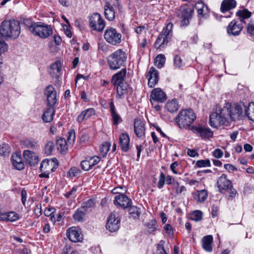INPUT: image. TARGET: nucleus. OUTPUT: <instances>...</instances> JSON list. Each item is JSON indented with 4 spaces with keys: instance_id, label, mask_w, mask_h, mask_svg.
I'll list each match as a JSON object with an SVG mask.
<instances>
[{
    "instance_id": "f257e3e1",
    "label": "nucleus",
    "mask_w": 254,
    "mask_h": 254,
    "mask_svg": "<svg viewBox=\"0 0 254 254\" xmlns=\"http://www.w3.org/2000/svg\"><path fill=\"white\" fill-rule=\"evenodd\" d=\"M243 113L241 105L232 106L227 103L222 109H216L209 116V125L214 128L221 126H228L230 123L238 118Z\"/></svg>"
},
{
    "instance_id": "f03ea898",
    "label": "nucleus",
    "mask_w": 254,
    "mask_h": 254,
    "mask_svg": "<svg viewBox=\"0 0 254 254\" xmlns=\"http://www.w3.org/2000/svg\"><path fill=\"white\" fill-rule=\"evenodd\" d=\"M20 23L17 20H3L0 26V35L5 38H17L21 32Z\"/></svg>"
},
{
    "instance_id": "7ed1b4c3",
    "label": "nucleus",
    "mask_w": 254,
    "mask_h": 254,
    "mask_svg": "<svg viewBox=\"0 0 254 254\" xmlns=\"http://www.w3.org/2000/svg\"><path fill=\"white\" fill-rule=\"evenodd\" d=\"M196 119V115L191 109L181 110L175 120L180 128H187Z\"/></svg>"
},
{
    "instance_id": "20e7f679",
    "label": "nucleus",
    "mask_w": 254,
    "mask_h": 254,
    "mask_svg": "<svg viewBox=\"0 0 254 254\" xmlns=\"http://www.w3.org/2000/svg\"><path fill=\"white\" fill-rule=\"evenodd\" d=\"M127 56L121 49H118L110 55L107 58V62L111 69L116 70L122 66H125Z\"/></svg>"
},
{
    "instance_id": "39448f33",
    "label": "nucleus",
    "mask_w": 254,
    "mask_h": 254,
    "mask_svg": "<svg viewBox=\"0 0 254 254\" xmlns=\"http://www.w3.org/2000/svg\"><path fill=\"white\" fill-rule=\"evenodd\" d=\"M30 23L28 20L24 21V24L27 25ZM28 29L34 35L38 36L42 38L48 37L53 33L52 28L51 26L44 25L41 22H33L30 25H27Z\"/></svg>"
},
{
    "instance_id": "423d86ee",
    "label": "nucleus",
    "mask_w": 254,
    "mask_h": 254,
    "mask_svg": "<svg viewBox=\"0 0 254 254\" xmlns=\"http://www.w3.org/2000/svg\"><path fill=\"white\" fill-rule=\"evenodd\" d=\"M217 185L219 191L224 193L228 191L230 193V197H234L236 193V190L233 188L232 182L227 179V175L222 174L217 180Z\"/></svg>"
},
{
    "instance_id": "0eeeda50",
    "label": "nucleus",
    "mask_w": 254,
    "mask_h": 254,
    "mask_svg": "<svg viewBox=\"0 0 254 254\" xmlns=\"http://www.w3.org/2000/svg\"><path fill=\"white\" fill-rule=\"evenodd\" d=\"M194 12L192 6L188 4L182 5L177 12V16L180 19L182 26H187L190 24V20L192 18Z\"/></svg>"
},
{
    "instance_id": "6e6552de",
    "label": "nucleus",
    "mask_w": 254,
    "mask_h": 254,
    "mask_svg": "<svg viewBox=\"0 0 254 254\" xmlns=\"http://www.w3.org/2000/svg\"><path fill=\"white\" fill-rule=\"evenodd\" d=\"M104 15L106 18L109 21H112L115 19V9H118L121 11L122 6L119 1H107L104 6Z\"/></svg>"
},
{
    "instance_id": "1a4fd4ad",
    "label": "nucleus",
    "mask_w": 254,
    "mask_h": 254,
    "mask_svg": "<svg viewBox=\"0 0 254 254\" xmlns=\"http://www.w3.org/2000/svg\"><path fill=\"white\" fill-rule=\"evenodd\" d=\"M104 37L107 43L113 46L119 45L122 42V34L113 27L108 28L105 31Z\"/></svg>"
},
{
    "instance_id": "9d476101",
    "label": "nucleus",
    "mask_w": 254,
    "mask_h": 254,
    "mask_svg": "<svg viewBox=\"0 0 254 254\" xmlns=\"http://www.w3.org/2000/svg\"><path fill=\"white\" fill-rule=\"evenodd\" d=\"M66 236L70 241L74 243L81 242L83 240L81 229L78 227L73 226L68 228Z\"/></svg>"
},
{
    "instance_id": "9b49d317",
    "label": "nucleus",
    "mask_w": 254,
    "mask_h": 254,
    "mask_svg": "<svg viewBox=\"0 0 254 254\" xmlns=\"http://www.w3.org/2000/svg\"><path fill=\"white\" fill-rule=\"evenodd\" d=\"M190 129L202 139H208L212 137L213 135V132L208 127L199 125L191 126Z\"/></svg>"
},
{
    "instance_id": "f8f14e48",
    "label": "nucleus",
    "mask_w": 254,
    "mask_h": 254,
    "mask_svg": "<svg viewBox=\"0 0 254 254\" xmlns=\"http://www.w3.org/2000/svg\"><path fill=\"white\" fill-rule=\"evenodd\" d=\"M45 95L47 97V106L54 107L57 101V91L52 85H49L46 87Z\"/></svg>"
},
{
    "instance_id": "ddd939ff",
    "label": "nucleus",
    "mask_w": 254,
    "mask_h": 254,
    "mask_svg": "<svg viewBox=\"0 0 254 254\" xmlns=\"http://www.w3.org/2000/svg\"><path fill=\"white\" fill-rule=\"evenodd\" d=\"M120 219L114 212H112L109 216L106 228L111 232L117 231L120 227Z\"/></svg>"
},
{
    "instance_id": "4468645a",
    "label": "nucleus",
    "mask_w": 254,
    "mask_h": 254,
    "mask_svg": "<svg viewBox=\"0 0 254 254\" xmlns=\"http://www.w3.org/2000/svg\"><path fill=\"white\" fill-rule=\"evenodd\" d=\"M114 203L116 205H118L123 208H126L131 205V200L127 195L119 193L115 196Z\"/></svg>"
},
{
    "instance_id": "2eb2a0df",
    "label": "nucleus",
    "mask_w": 254,
    "mask_h": 254,
    "mask_svg": "<svg viewBox=\"0 0 254 254\" xmlns=\"http://www.w3.org/2000/svg\"><path fill=\"white\" fill-rule=\"evenodd\" d=\"M146 78L148 79V85L151 87H154L158 83L159 80L158 72L152 66L150 68L146 75Z\"/></svg>"
},
{
    "instance_id": "dca6fc26",
    "label": "nucleus",
    "mask_w": 254,
    "mask_h": 254,
    "mask_svg": "<svg viewBox=\"0 0 254 254\" xmlns=\"http://www.w3.org/2000/svg\"><path fill=\"white\" fill-rule=\"evenodd\" d=\"M244 27L242 24H238V22L235 20H232L228 25L227 31L229 35H239Z\"/></svg>"
},
{
    "instance_id": "f3484780",
    "label": "nucleus",
    "mask_w": 254,
    "mask_h": 254,
    "mask_svg": "<svg viewBox=\"0 0 254 254\" xmlns=\"http://www.w3.org/2000/svg\"><path fill=\"white\" fill-rule=\"evenodd\" d=\"M134 131L136 136L141 137L145 134V122L140 119H135L134 121Z\"/></svg>"
},
{
    "instance_id": "a211bd4d",
    "label": "nucleus",
    "mask_w": 254,
    "mask_h": 254,
    "mask_svg": "<svg viewBox=\"0 0 254 254\" xmlns=\"http://www.w3.org/2000/svg\"><path fill=\"white\" fill-rule=\"evenodd\" d=\"M23 156L26 162L31 166H34L37 165L39 161V157L37 154L30 150H25L23 152Z\"/></svg>"
},
{
    "instance_id": "6ab92c4d",
    "label": "nucleus",
    "mask_w": 254,
    "mask_h": 254,
    "mask_svg": "<svg viewBox=\"0 0 254 254\" xmlns=\"http://www.w3.org/2000/svg\"><path fill=\"white\" fill-rule=\"evenodd\" d=\"M151 98L154 101L163 103L166 100V95L160 88L154 89L150 95Z\"/></svg>"
},
{
    "instance_id": "aec40b11",
    "label": "nucleus",
    "mask_w": 254,
    "mask_h": 254,
    "mask_svg": "<svg viewBox=\"0 0 254 254\" xmlns=\"http://www.w3.org/2000/svg\"><path fill=\"white\" fill-rule=\"evenodd\" d=\"M11 162L13 166L17 170H22L24 168V164L22 157L17 153L11 155Z\"/></svg>"
},
{
    "instance_id": "412c9836",
    "label": "nucleus",
    "mask_w": 254,
    "mask_h": 254,
    "mask_svg": "<svg viewBox=\"0 0 254 254\" xmlns=\"http://www.w3.org/2000/svg\"><path fill=\"white\" fill-rule=\"evenodd\" d=\"M126 74V68H123L113 76L112 82L114 85H116L119 84H123V82H125Z\"/></svg>"
},
{
    "instance_id": "4be33fe9",
    "label": "nucleus",
    "mask_w": 254,
    "mask_h": 254,
    "mask_svg": "<svg viewBox=\"0 0 254 254\" xmlns=\"http://www.w3.org/2000/svg\"><path fill=\"white\" fill-rule=\"evenodd\" d=\"M129 137L127 133H122L119 137L120 145L121 149L124 152H127L129 149Z\"/></svg>"
},
{
    "instance_id": "5701e85b",
    "label": "nucleus",
    "mask_w": 254,
    "mask_h": 254,
    "mask_svg": "<svg viewBox=\"0 0 254 254\" xmlns=\"http://www.w3.org/2000/svg\"><path fill=\"white\" fill-rule=\"evenodd\" d=\"M237 5L235 0H223L221 4L220 11L225 13L232 9L234 8Z\"/></svg>"
},
{
    "instance_id": "b1692460",
    "label": "nucleus",
    "mask_w": 254,
    "mask_h": 254,
    "mask_svg": "<svg viewBox=\"0 0 254 254\" xmlns=\"http://www.w3.org/2000/svg\"><path fill=\"white\" fill-rule=\"evenodd\" d=\"M170 38V37L165 35L164 34L161 33L155 42V48L157 49L164 48L168 43Z\"/></svg>"
},
{
    "instance_id": "393cba45",
    "label": "nucleus",
    "mask_w": 254,
    "mask_h": 254,
    "mask_svg": "<svg viewBox=\"0 0 254 254\" xmlns=\"http://www.w3.org/2000/svg\"><path fill=\"white\" fill-rule=\"evenodd\" d=\"M87 214V213L85 211L83 207H80L73 214L72 218L75 222H82L85 221Z\"/></svg>"
},
{
    "instance_id": "a878e982",
    "label": "nucleus",
    "mask_w": 254,
    "mask_h": 254,
    "mask_svg": "<svg viewBox=\"0 0 254 254\" xmlns=\"http://www.w3.org/2000/svg\"><path fill=\"white\" fill-rule=\"evenodd\" d=\"M213 237L211 235L204 236L201 240L202 248L207 252L212 251V244L213 243Z\"/></svg>"
},
{
    "instance_id": "bb28decb",
    "label": "nucleus",
    "mask_w": 254,
    "mask_h": 254,
    "mask_svg": "<svg viewBox=\"0 0 254 254\" xmlns=\"http://www.w3.org/2000/svg\"><path fill=\"white\" fill-rule=\"evenodd\" d=\"M62 70V64L60 62H55L50 66V73L53 78H58L60 75Z\"/></svg>"
},
{
    "instance_id": "cd10ccee",
    "label": "nucleus",
    "mask_w": 254,
    "mask_h": 254,
    "mask_svg": "<svg viewBox=\"0 0 254 254\" xmlns=\"http://www.w3.org/2000/svg\"><path fill=\"white\" fill-rule=\"evenodd\" d=\"M195 6L197 9L198 16H201V17L205 18L207 16L208 14V8L207 6L202 1L197 2L195 4Z\"/></svg>"
},
{
    "instance_id": "c85d7f7f",
    "label": "nucleus",
    "mask_w": 254,
    "mask_h": 254,
    "mask_svg": "<svg viewBox=\"0 0 254 254\" xmlns=\"http://www.w3.org/2000/svg\"><path fill=\"white\" fill-rule=\"evenodd\" d=\"M55 113L54 107H49L42 115V118L44 123H50L53 120Z\"/></svg>"
},
{
    "instance_id": "c756f323",
    "label": "nucleus",
    "mask_w": 254,
    "mask_h": 254,
    "mask_svg": "<svg viewBox=\"0 0 254 254\" xmlns=\"http://www.w3.org/2000/svg\"><path fill=\"white\" fill-rule=\"evenodd\" d=\"M95 165V159L94 156L90 157L89 159H86L82 161L80 163V166L84 171H88Z\"/></svg>"
},
{
    "instance_id": "7c9ffc66",
    "label": "nucleus",
    "mask_w": 254,
    "mask_h": 254,
    "mask_svg": "<svg viewBox=\"0 0 254 254\" xmlns=\"http://www.w3.org/2000/svg\"><path fill=\"white\" fill-rule=\"evenodd\" d=\"M110 111H111V115L112 118V120L113 122V123L115 125H118L120 122H122V119L118 114L116 110H115V107L114 104V103L113 102H111L110 103Z\"/></svg>"
},
{
    "instance_id": "2f4dec72",
    "label": "nucleus",
    "mask_w": 254,
    "mask_h": 254,
    "mask_svg": "<svg viewBox=\"0 0 254 254\" xmlns=\"http://www.w3.org/2000/svg\"><path fill=\"white\" fill-rule=\"evenodd\" d=\"M68 144V143L64 138L60 137L57 140L56 145L57 149L62 153H65L67 151Z\"/></svg>"
},
{
    "instance_id": "473e14b6",
    "label": "nucleus",
    "mask_w": 254,
    "mask_h": 254,
    "mask_svg": "<svg viewBox=\"0 0 254 254\" xmlns=\"http://www.w3.org/2000/svg\"><path fill=\"white\" fill-rule=\"evenodd\" d=\"M95 205V201L94 198H90L86 201L82 203L81 207H83V209L87 213H89L92 210Z\"/></svg>"
},
{
    "instance_id": "72a5a7b5",
    "label": "nucleus",
    "mask_w": 254,
    "mask_h": 254,
    "mask_svg": "<svg viewBox=\"0 0 254 254\" xmlns=\"http://www.w3.org/2000/svg\"><path fill=\"white\" fill-rule=\"evenodd\" d=\"M245 115L250 120L254 122V102L250 103L245 109Z\"/></svg>"
},
{
    "instance_id": "f704fd0d",
    "label": "nucleus",
    "mask_w": 254,
    "mask_h": 254,
    "mask_svg": "<svg viewBox=\"0 0 254 254\" xmlns=\"http://www.w3.org/2000/svg\"><path fill=\"white\" fill-rule=\"evenodd\" d=\"M165 108L170 113L176 112L179 109L177 100L173 99L170 102H168L166 104Z\"/></svg>"
},
{
    "instance_id": "c9c22d12",
    "label": "nucleus",
    "mask_w": 254,
    "mask_h": 254,
    "mask_svg": "<svg viewBox=\"0 0 254 254\" xmlns=\"http://www.w3.org/2000/svg\"><path fill=\"white\" fill-rule=\"evenodd\" d=\"M147 232L150 233H153L157 229V224L156 221L154 219L149 220L147 223L145 224Z\"/></svg>"
},
{
    "instance_id": "e433bc0d",
    "label": "nucleus",
    "mask_w": 254,
    "mask_h": 254,
    "mask_svg": "<svg viewBox=\"0 0 254 254\" xmlns=\"http://www.w3.org/2000/svg\"><path fill=\"white\" fill-rule=\"evenodd\" d=\"M53 162L49 161V160H44L41 163L40 165V170L41 171H45L51 169L52 172L54 171V167L52 168Z\"/></svg>"
},
{
    "instance_id": "4c0bfd02",
    "label": "nucleus",
    "mask_w": 254,
    "mask_h": 254,
    "mask_svg": "<svg viewBox=\"0 0 254 254\" xmlns=\"http://www.w3.org/2000/svg\"><path fill=\"white\" fill-rule=\"evenodd\" d=\"M115 86H117V94L120 97L127 92L128 85L127 83L124 82L123 84H119Z\"/></svg>"
},
{
    "instance_id": "58836bf2",
    "label": "nucleus",
    "mask_w": 254,
    "mask_h": 254,
    "mask_svg": "<svg viewBox=\"0 0 254 254\" xmlns=\"http://www.w3.org/2000/svg\"><path fill=\"white\" fill-rule=\"evenodd\" d=\"M96 16L98 17L97 23L96 24V31L102 32L106 26V21L102 18L100 14L96 13Z\"/></svg>"
},
{
    "instance_id": "ea45409f",
    "label": "nucleus",
    "mask_w": 254,
    "mask_h": 254,
    "mask_svg": "<svg viewBox=\"0 0 254 254\" xmlns=\"http://www.w3.org/2000/svg\"><path fill=\"white\" fill-rule=\"evenodd\" d=\"M110 143L108 142H103L100 146L99 150L100 155L102 157H105L107 155V154L110 149Z\"/></svg>"
},
{
    "instance_id": "a19ab883",
    "label": "nucleus",
    "mask_w": 254,
    "mask_h": 254,
    "mask_svg": "<svg viewBox=\"0 0 254 254\" xmlns=\"http://www.w3.org/2000/svg\"><path fill=\"white\" fill-rule=\"evenodd\" d=\"M165 63V57L164 55H159L155 59L154 64L158 68H161Z\"/></svg>"
},
{
    "instance_id": "79ce46f5",
    "label": "nucleus",
    "mask_w": 254,
    "mask_h": 254,
    "mask_svg": "<svg viewBox=\"0 0 254 254\" xmlns=\"http://www.w3.org/2000/svg\"><path fill=\"white\" fill-rule=\"evenodd\" d=\"M81 172V170L75 167H71L69 171L67 172V177L70 178H73V177H78Z\"/></svg>"
},
{
    "instance_id": "37998d69",
    "label": "nucleus",
    "mask_w": 254,
    "mask_h": 254,
    "mask_svg": "<svg viewBox=\"0 0 254 254\" xmlns=\"http://www.w3.org/2000/svg\"><path fill=\"white\" fill-rule=\"evenodd\" d=\"M129 207V208L128 211L130 215L134 219L139 218L140 215V211H139L140 209L135 206H131L130 205Z\"/></svg>"
},
{
    "instance_id": "c03bdc74",
    "label": "nucleus",
    "mask_w": 254,
    "mask_h": 254,
    "mask_svg": "<svg viewBox=\"0 0 254 254\" xmlns=\"http://www.w3.org/2000/svg\"><path fill=\"white\" fill-rule=\"evenodd\" d=\"M236 15L239 18H243V19H247L250 18L252 15V13L247 9H244L242 10H239L236 12Z\"/></svg>"
},
{
    "instance_id": "a18cd8bd",
    "label": "nucleus",
    "mask_w": 254,
    "mask_h": 254,
    "mask_svg": "<svg viewBox=\"0 0 254 254\" xmlns=\"http://www.w3.org/2000/svg\"><path fill=\"white\" fill-rule=\"evenodd\" d=\"M202 213L200 210H195L190 214V219L194 221H199L202 219Z\"/></svg>"
},
{
    "instance_id": "49530a36",
    "label": "nucleus",
    "mask_w": 254,
    "mask_h": 254,
    "mask_svg": "<svg viewBox=\"0 0 254 254\" xmlns=\"http://www.w3.org/2000/svg\"><path fill=\"white\" fill-rule=\"evenodd\" d=\"M54 148L55 145L54 142L52 141H48L45 146V153L48 155H51L53 151L54 150Z\"/></svg>"
},
{
    "instance_id": "de8ad7c7",
    "label": "nucleus",
    "mask_w": 254,
    "mask_h": 254,
    "mask_svg": "<svg viewBox=\"0 0 254 254\" xmlns=\"http://www.w3.org/2000/svg\"><path fill=\"white\" fill-rule=\"evenodd\" d=\"M10 152V147L7 144L0 145V155L3 156L8 155Z\"/></svg>"
},
{
    "instance_id": "09e8293b",
    "label": "nucleus",
    "mask_w": 254,
    "mask_h": 254,
    "mask_svg": "<svg viewBox=\"0 0 254 254\" xmlns=\"http://www.w3.org/2000/svg\"><path fill=\"white\" fill-rule=\"evenodd\" d=\"M75 139V132L74 129L68 131L67 134V142L72 145Z\"/></svg>"
},
{
    "instance_id": "8fccbe9b",
    "label": "nucleus",
    "mask_w": 254,
    "mask_h": 254,
    "mask_svg": "<svg viewBox=\"0 0 254 254\" xmlns=\"http://www.w3.org/2000/svg\"><path fill=\"white\" fill-rule=\"evenodd\" d=\"M164 241L161 240L159 244L156 245V251L154 254H168L164 249Z\"/></svg>"
},
{
    "instance_id": "3c124183",
    "label": "nucleus",
    "mask_w": 254,
    "mask_h": 254,
    "mask_svg": "<svg viewBox=\"0 0 254 254\" xmlns=\"http://www.w3.org/2000/svg\"><path fill=\"white\" fill-rule=\"evenodd\" d=\"M207 197V193L205 190H202L198 191L197 195L195 197V199L198 201L202 202L205 201Z\"/></svg>"
},
{
    "instance_id": "603ef678",
    "label": "nucleus",
    "mask_w": 254,
    "mask_h": 254,
    "mask_svg": "<svg viewBox=\"0 0 254 254\" xmlns=\"http://www.w3.org/2000/svg\"><path fill=\"white\" fill-rule=\"evenodd\" d=\"M23 144L27 148L33 149L37 146V142L34 140L27 139L23 141Z\"/></svg>"
},
{
    "instance_id": "864d4df0",
    "label": "nucleus",
    "mask_w": 254,
    "mask_h": 254,
    "mask_svg": "<svg viewBox=\"0 0 254 254\" xmlns=\"http://www.w3.org/2000/svg\"><path fill=\"white\" fill-rule=\"evenodd\" d=\"M8 46L6 43L2 40L1 36L0 35V61L2 62L1 59V54L7 51Z\"/></svg>"
},
{
    "instance_id": "5fc2aeb1",
    "label": "nucleus",
    "mask_w": 254,
    "mask_h": 254,
    "mask_svg": "<svg viewBox=\"0 0 254 254\" xmlns=\"http://www.w3.org/2000/svg\"><path fill=\"white\" fill-rule=\"evenodd\" d=\"M108 50V46L105 43H98V51L101 55L105 54Z\"/></svg>"
},
{
    "instance_id": "6e6d98bb",
    "label": "nucleus",
    "mask_w": 254,
    "mask_h": 254,
    "mask_svg": "<svg viewBox=\"0 0 254 254\" xmlns=\"http://www.w3.org/2000/svg\"><path fill=\"white\" fill-rule=\"evenodd\" d=\"M196 165L198 167H210L211 166L210 162L209 159L206 160H199L196 163Z\"/></svg>"
},
{
    "instance_id": "4d7b16f0",
    "label": "nucleus",
    "mask_w": 254,
    "mask_h": 254,
    "mask_svg": "<svg viewBox=\"0 0 254 254\" xmlns=\"http://www.w3.org/2000/svg\"><path fill=\"white\" fill-rule=\"evenodd\" d=\"M172 28H173L172 23H169L167 25L166 27L163 29L161 33L164 34L165 35L170 38V36H171L170 34L171 33Z\"/></svg>"
},
{
    "instance_id": "13d9d810",
    "label": "nucleus",
    "mask_w": 254,
    "mask_h": 254,
    "mask_svg": "<svg viewBox=\"0 0 254 254\" xmlns=\"http://www.w3.org/2000/svg\"><path fill=\"white\" fill-rule=\"evenodd\" d=\"M7 221L13 222L15 221L18 218V215L14 212L11 211L7 212Z\"/></svg>"
},
{
    "instance_id": "bf43d9fd",
    "label": "nucleus",
    "mask_w": 254,
    "mask_h": 254,
    "mask_svg": "<svg viewBox=\"0 0 254 254\" xmlns=\"http://www.w3.org/2000/svg\"><path fill=\"white\" fill-rule=\"evenodd\" d=\"M166 183L168 185H172L176 187L179 186V182L176 181L171 176H167L166 177Z\"/></svg>"
},
{
    "instance_id": "052dcab7",
    "label": "nucleus",
    "mask_w": 254,
    "mask_h": 254,
    "mask_svg": "<svg viewBox=\"0 0 254 254\" xmlns=\"http://www.w3.org/2000/svg\"><path fill=\"white\" fill-rule=\"evenodd\" d=\"M165 182V175L163 172H161L159 176V181L157 185L158 188L160 189H162L164 185Z\"/></svg>"
},
{
    "instance_id": "680f3d73",
    "label": "nucleus",
    "mask_w": 254,
    "mask_h": 254,
    "mask_svg": "<svg viewBox=\"0 0 254 254\" xmlns=\"http://www.w3.org/2000/svg\"><path fill=\"white\" fill-rule=\"evenodd\" d=\"M174 64L177 68H180L182 65V60L181 58L178 56L176 55L174 58Z\"/></svg>"
},
{
    "instance_id": "e2e57ef3",
    "label": "nucleus",
    "mask_w": 254,
    "mask_h": 254,
    "mask_svg": "<svg viewBox=\"0 0 254 254\" xmlns=\"http://www.w3.org/2000/svg\"><path fill=\"white\" fill-rule=\"evenodd\" d=\"M63 254H78L76 251H72L70 246H66L63 251Z\"/></svg>"
},
{
    "instance_id": "0e129e2a",
    "label": "nucleus",
    "mask_w": 254,
    "mask_h": 254,
    "mask_svg": "<svg viewBox=\"0 0 254 254\" xmlns=\"http://www.w3.org/2000/svg\"><path fill=\"white\" fill-rule=\"evenodd\" d=\"M95 13H93L89 17V25L93 30H95Z\"/></svg>"
},
{
    "instance_id": "69168bd1",
    "label": "nucleus",
    "mask_w": 254,
    "mask_h": 254,
    "mask_svg": "<svg viewBox=\"0 0 254 254\" xmlns=\"http://www.w3.org/2000/svg\"><path fill=\"white\" fill-rule=\"evenodd\" d=\"M55 209L53 207L46 208L44 211V214L46 216H51V219L52 220L53 217L54 216H51V215L54 212Z\"/></svg>"
},
{
    "instance_id": "338daca9",
    "label": "nucleus",
    "mask_w": 254,
    "mask_h": 254,
    "mask_svg": "<svg viewBox=\"0 0 254 254\" xmlns=\"http://www.w3.org/2000/svg\"><path fill=\"white\" fill-rule=\"evenodd\" d=\"M247 33L251 36H254V25L250 23L248 24L247 28Z\"/></svg>"
},
{
    "instance_id": "774afa93",
    "label": "nucleus",
    "mask_w": 254,
    "mask_h": 254,
    "mask_svg": "<svg viewBox=\"0 0 254 254\" xmlns=\"http://www.w3.org/2000/svg\"><path fill=\"white\" fill-rule=\"evenodd\" d=\"M214 156L216 158H220L223 155V151L220 149H216L213 152Z\"/></svg>"
}]
</instances>
